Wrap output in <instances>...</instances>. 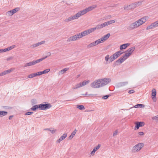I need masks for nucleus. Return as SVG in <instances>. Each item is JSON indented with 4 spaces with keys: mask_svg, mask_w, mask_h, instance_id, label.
I'll return each mask as SVG.
<instances>
[{
    "mask_svg": "<svg viewBox=\"0 0 158 158\" xmlns=\"http://www.w3.org/2000/svg\"><path fill=\"white\" fill-rule=\"evenodd\" d=\"M56 131V130L53 128H50L49 130V131H50L52 134H54Z\"/></svg>",
    "mask_w": 158,
    "mask_h": 158,
    "instance_id": "38",
    "label": "nucleus"
},
{
    "mask_svg": "<svg viewBox=\"0 0 158 158\" xmlns=\"http://www.w3.org/2000/svg\"><path fill=\"white\" fill-rule=\"evenodd\" d=\"M10 51L8 48H5L4 49H0V53L3 52H5L7 51Z\"/></svg>",
    "mask_w": 158,
    "mask_h": 158,
    "instance_id": "33",
    "label": "nucleus"
},
{
    "mask_svg": "<svg viewBox=\"0 0 158 158\" xmlns=\"http://www.w3.org/2000/svg\"><path fill=\"white\" fill-rule=\"evenodd\" d=\"M135 49V47H132L128 48L125 52H126L125 54V56H126V57H128L131 56L134 51Z\"/></svg>",
    "mask_w": 158,
    "mask_h": 158,
    "instance_id": "9",
    "label": "nucleus"
},
{
    "mask_svg": "<svg viewBox=\"0 0 158 158\" xmlns=\"http://www.w3.org/2000/svg\"><path fill=\"white\" fill-rule=\"evenodd\" d=\"M13 15V13L12 11L11 10H10L6 12V15L7 16H11Z\"/></svg>",
    "mask_w": 158,
    "mask_h": 158,
    "instance_id": "31",
    "label": "nucleus"
},
{
    "mask_svg": "<svg viewBox=\"0 0 158 158\" xmlns=\"http://www.w3.org/2000/svg\"><path fill=\"white\" fill-rule=\"evenodd\" d=\"M67 136V134L66 133L63 134V135L61 136L60 138L62 140L64 139Z\"/></svg>",
    "mask_w": 158,
    "mask_h": 158,
    "instance_id": "35",
    "label": "nucleus"
},
{
    "mask_svg": "<svg viewBox=\"0 0 158 158\" xmlns=\"http://www.w3.org/2000/svg\"><path fill=\"white\" fill-rule=\"evenodd\" d=\"M118 133V130H116L114 132L113 134V136H115L117 135Z\"/></svg>",
    "mask_w": 158,
    "mask_h": 158,
    "instance_id": "49",
    "label": "nucleus"
},
{
    "mask_svg": "<svg viewBox=\"0 0 158 158\" xmlns=\"http://www.w3.org/2000/svg\"><path fill=\"white\" fill-rule=\"evenodd\" d=\"M115 22L114 20H111L101 24H98L95 27L86 30L87 34V35L90 34L94 31L96 29L98 30L102 29L106 26L115 23Z\"/></svg>",
    "mask_w": 158,
    "mask_h": 158,
    "instance_id": "3",
    "label": "nucleus"
},
{
    "mask_svg": "<svg viewBox=\"0 0 158 158\" xmlns=\"http://www.w3.org/2000/svg\"><path fill=\"white\" fill-rule=\"evenodd\" d=\"M100 80L101 82V85L102 87L107 85L111 81V80L110 78L100 79Z\"/></svg>",
    "mask_w": 158,
    "mask_h": 158,
    "instance_id": "7",
    "label": "nucleus"
},
{
    "mask_svg": "<svg viewBox=\"0 0 158 158\" xmlns=\"http://www.w3.org/2000/svg\"><path fill=\"white\" fill-rule=\"evenodd\" d=\"M29 62L30 66H32V65H33V64H32L33 63H32V61H31V62Z\"/></svg>",
    "mask_w": 158,
    "mask_h": 158,
    "instance_id": "64",
    "label": "nucleus"
},
{
    "mask_svg": "<svg viewBox=\"0 0 158 158\" xmlns=\"http://www.w3.org/2000/svg\"><path fill=\"white\" fill-rule=\"evenodd\" d=\"M77 108L80 110H84L85 109L84 106L82 105H77Z\"/></svg>",
    "mask_w": 158,
    "mask_h": 158,
    "instance_id": "32",
    "label": "nucleus"
},
{
    "mask_svg": "<svg viewBox=\"0 0 158 158\" xmlns=\"http://www.w3.org/2000/svg\"><path fill=\"white\" fill-rule=\"evenodd\" d=\"M125 55L124 56H123L121 57L119 59L117 60L116 62L117 63H118L120 64H121L125 60H126L128 57H126Z\"/></svg>",
    "mask_w": 158,
    "mask_h": 158,
    "instance_id": "15",
    "label": "nucleus"
},
{
    "mask_svg": "<svg viewBox=\"0 0 158 158\" xmlns=\"http://www.w3.org/2000/svg\"><path fill=\"white\" fill-rule=\"evenodd\" d=\"M138 134L140 136H142L144 135V133L142 132H139Z\"/></svg>",
    "mask_w": 158,
    "mask_h": 158,
    "instance_id": "56",
    "label": "nucleus"
},
{
    "mask_svg": "<svg viewBox=\"0 0 158 158\" xmlns=\"http://www.w3.org/2000/svg\"><path fill=\"white\" fill-rule=\"evenodd\" d=\"M149 19L148 16H145L131 24L128 27L127 29L129 30H133L143 25Z\"/></svg>",
    "mask_w": 158,
    "mask_h": 158,
    "instance_id": "2",
    "label": "nucleus"
},
{
    "mask_svg": "<svg viewBox=\"0 0 158 158\" xmlns=\"http://www.w3.org/2000/svg\"><path fill=\"white\" fill-rule=\"evenodd\" d=\"M81 82L75 85L73 88V89H75L81 87Z\"/></svg>",
    "mask_w": 158,
    "mask_h": 158,
    "instance_id": "23",
    "label": "nucleus"
},
{
    "mask_svg": "<svg viewBox=\"0 0 158 158\" xmlns=\"http://www.w3.org/2000/svg\"><path fill=\"white\" fill-rule=\"evenodd\" d=\"M75 35H76L77 40H78V39L82 37L80 33L75 34Z\"/></svg>",
    "mask_w": 158,
    "mask_h": 158,
    "instance_id": "28",
    "label": "nucleus"
},
{
    "mask_svg": "<svg viewBox=\"0 0 158 158\" xmlns=\"http://www.w3.org/2000/svg\"><path fill=\"white\" fill-rule=\"evenodd\" d=\"M109 97V95H106L103 96L102 98L104 99H107Z\"/></svg>",
    "mask_w": 158,
    "mask_h": 158,
    "instance_id": "51",
    "label": "nucleus"
},
{
    "mask_svg": "<svg viewBox=\"0 0 158 158\" xmlns=\"http://www.w3.org/2000/svg\"><path fill=\"white\" fill-rule=\"evenodd\" d=\"M152 119L155 121L156 122H158V115H156V116H154L152 117Z\"/></svg>",
    "mask_w": 158,
    "mask_h": 158,
    "instance_id": "39",
    "label": "nucleus"
},
{
    "mask_svg": "<svg viewBox=\"0 0 158 158\" xmlns=\"http://www.w3.org/2000/svg\"><path fill=\"white\" fill-rule=\"evenodd\" d=\"M158 27V20L152 23L150 25L148 26L146 28L147 30L152 29Z\"/></svg>",
    "mask_w": 158,
    "mask_h": 158,
    "instance_id": "10",
    "label": "nucleus"
},
{
    "mask_svg": "<svg viewBox=\"0 0 158 158\" xmlns=\"http://www.w3.org/2000/svg\"><path fill=\"white\" fill-rule=\"evenodd\" d=\"M80 33L82 37L88 35L86 30L80 32Z\"/></svg>",
    "mask_w": 158,
    "mask_h": 158,
    "instance_id": "29",
    "label": "nucleus"
},
{
    "mask_svg": "<svg viewBox=\"0 0 158 158\" xmlns=\"http://www.w3.org/2000/svg\"><path fill=\"white\" fill-rule=\"evenodd\" d=\"M156 91L155 89H153L152 90V98L154 101L156 99Z\"/></svg>",
    "mask_w": 158,
    "mask_h": 158,
    "instance_id": "18",
    "label": "nucleus"
},
{
    "mask_svg": "<svg viewBox=\"0 0 158 158\" xmlns=\"http://www.w3.org/2000/svg\"><path fill=\"white\" fill-rule=\"evenodd\" d=\"M130 44L127 43L121 45L120 46V50L125 49L128 46H129Z\"/></svg>",
    "mask_w": 158,
    "mask_h": 158,
    "instance_id": "19",
    "label": "nucleus"
},
{
    "mask_svg": "<svg viewBox=\"0 0 158 158\" xmlns=\"http://www.w3.org/2000/svg\"><path fill=\"white\" fill-rule=\"evenodd\" d=\"M29 62L30 66H32V65H33V64H32L33 63H32V61H31V62Z\"/></svg>",
    "mask_w": 158,
    "mask_h": 158,
    "instance_id": "63",
    "label": "nucleus"
},
{
    "mask_svg": "<svg viewBox=\"0 0 158 158\" xmlns=\"http://www.w3.org/2000/svg\"><path fill=\"white\" fill-rule=\"evenodd\" d=\"M69 68H64L63 69L61 70L60 71H59V74H64L66 71L69 70Z\"/></svg>",
    "mask_w": 158,
    "mask_h": 158,
    "instance_id": "20",
    "label": "nucleus"
},
{
    "mask_svg": "<svg viewBox=\"0 0 158 158\" xmlns=\"http://www.w3.org/2000/svg\"><path fill=\"white\" fill-rule=\"evenodd\" d=\"M62 141V140L60 138L56 141V142L58 143H60V141Z\"/></svg>",
    "mask_w": 158,
    "mask_h": 158,
    "instance_id": "58",
    "label": "nucleus"
},
{
    "mask_svg": "<svg viewBox=\"0 0 158 158\" xmlns=\"http://www.w3.org/2000/svg\"><path fill=\"white\" fill-rule=\"evenodd\" d=\"M135 7L138 6L141 4V2H140L134 3Z\"/></svg>",
    "mask_w": 158,
    "mask_h": 158,
    "instance_id": "37",
    "label": "nucleus"
},
{
    "mask_svg": "<svg viewBox=\"0 0 158 158\" xmlns=\"http://www.w3.org/2000/svg\"><path fill=\"white\" fill-rule=\"evenodd\" d=\"M99 42L98 40H96L94 42H93L87 45V47L88 48H91L99 44Z\"/></svg>",
    "mask_w": 158,
    "mask_h": 158,
    "instance_id": "12",
    "label": "nucleus"
},
{
    "mask_svg": "<svg viewBox=\"0 0 158 158\" xmlns=\"http://www.w3.org/2000/svg\"><path fill=\"white\" fill-rule=\"evenodd\" d=\"M130 5L125 6L124 7V9L125 10H130Z\"/></svg>",
    "mask_w": 158,
    "mask_h": 158,
    "instance_id": "44",
    "label": "nucleus"
},
{
    "mask_svg": "<svg viewBox=\"0 0 158 158\" xmlns=\"http://www.w3.org/2000/svg\"><path fill=\"white\" fill-rule=\"evenodd\" d=\"M14 58V57L13 56H10L8 57L6 59V60L7 61H9L10 60H13Z\"/></svg>",
    "mask_w": 158,
    "mask_h": 158,
    "instance_id": "48",
    "label": "nucleus"
},
{
    "mask_svg": "<svg viewBox=\"0 0 158 158\" xmlns=\"http://www.w3.org/2000/svg\"><path fill=\"white\" fill-rule=\"evenodd\" d=\"M15 68H11L8 70H5L6 74L10 73L13 71L15 70Z\"/></svg>",
    "mask_w": 158,
    "mask_h": 158,
    "instance_id": "30",
    "label": "nucleus"
},
{
    "mask_svg": "<svg viewBox=\"0 0 158 158\" xmlns=\"http://www.w3.org/2000/svg\"><path fill=\"white\" fill-rule=\"evenodd\" d=\"M96 151L94 149H93L92 151L90 153V156H94V155L95 152Z\"/></svg>",
    "mask_w": 158,
    "mask_h": 158,
    "instance_id": "43",
    "label": "nucleus"
},
{
    "mask_svg": "<svg viewBox=\"0 0 158 158\" xmlns=\"http://www.w3.org/2000/svg\"><path fill=\"white\" fill-rule=\"evenodd\" d=\"M77 40L75 35H73L69 37L67 40L68 42H70L72 41H74Z\"/></svg>",
    "mask_w": 158,
    "mask_h": 158,
    "instance_id": "17",
    "label": "nucleus"
},
{
    "mask_svg": "<svg viewBox=\"0 0 158 158\" xmlns=\"http://www.w3.org/2000/svg\"><path fill=\"white\" fill-rule=\"evenodd\" d=\"M32 63H33L32 64H33V65H35V64H36V63H35V60H33V61H32Z\"/></svg>",
    "mask_w": 158,
    "mask_h": 158,
    "instance_id": "62",
    "label": "nucleus"
},
{
    "mask_svg": "<svg viewBox=\"0 0 158 158\" xmlns=\"http://www.w3.org/2000/svg\"><path fill=\"white\" fill-rule=\"evenodd\" d=\"M110 36V33H108L106 35H105L103 37H102L100 39L98 40L99 44L105 42L106 40H107Z\"/></svg>",
    "mask_w": 158,
    "mask_h": 158,
    "instance_id": "11",
    "label": "nucleus"
},
{
    "mask_svg": "<svg viewBox=\"0 0 158 158\" xmlns=\"http://www.w3.org/2000/svg\"><path fill=\"white\" fill-rule=\"evenodd\" d=\"M20 10V8L19 7H16L15 8V9L11 10V11H12L13 13V14H15V13H16L19 11Z\"/></svg>",
    "mask_w": 158,
    "mask_h": 158,
    "instance_id": "27",
    "label": "nucleus"
},
{
    "mask_svg": "<svg viewBox=\"0 0 158 158\" xmlns=\"http://www.w3.org/2000/svg\"><path fill=\"white\" fill-rule=\"evenodd\" d=\"M50 71V69H45L44 71V73H46L49 72Z\"/></svg>",
    "mask_w": 158,
    "mask_h": 158,
    "instance_id": "50",
    "label": "nucleus"
},
{
    "mask_svg": "<svg viewBox=\"0 0 158 158\" xmlns=\"http://www.w3.org/2000/svg\"><path fill=\"white\" fill-rule=\"evenodd\" d=\"M123 53V52H122L121 51H119L115 52L110 57V59L109 60L110 62H112L117 58L119 56Z\"/></svg>",
    "mask_w": 158,
    "mask_h": 158,
    "instance_id": "5",
    "label": "nucleus"
},
{
    "mask_svg": "<svg viewBox=\"0 0 158 158\" xmlns=\"http://www.w3.org/2000/svg\"><path fill=\"white\" fill-rule=\"evenodd\" d=\"M30 66V65L29 62L26 63L24 65V67H27V66Z\"/></svg>",
    "mask_w": 158,
    "mask_h": 158,
    "instance_id": "55",
    "label": "nucleus"
},
{
    "mask_svg": "<svg viewBox=\"0 0 158 158\" xmlns=\"http://www.w3.org/2000/svg\"><path fill=\"white\" fill-rule=\"evenodd\" d=\"M144 105L143 104H138L135 105L134 107L135 108L140 107V108H144Z\"/></svg>",
    "mask_w": 158,
    "mask_h": 158,
    "instance_id": "26",
    "label": "nucleus"
},
{
    "mask_svg": "<svg viewBox=\"0 0 158 158\" xmlns=\"http://www.w3.org/2000/svg\"><path fill=\"white\" fill-rule=\"evenodd\" d=\"M45 42V41L43 40L40 42H39L36 44H35L31 45L30 46V47L32 48H35L41 45L44 44Z\"/></svg>",
    "mask_w": 158,
    "mask_h": 158,
    "instance_id": "13",
    "label": "nucleus"
},
{
    "mask_svg": "<svg viewBox=\"0 0 158 158\" xmlns=\"http://www.w3.org/2000/svg\"><path fill=\"white\" fill-rule=\"evenodd\" d=\"M13 115H10L9 117V119L10 120L12 119V118L13 117Z\"/></svg>",
    "mask_w": 158,
    "mask_h": 158,
    "instance_id": "60",
    "label": "nucleus"
},
{
    "mask_svg": "<svg viewBox=\"0 0 158 158\" xmlns=\"http://www.w3.org/2000/svg\"><path fill=\"white\" fill-rule=\"evenodd\" d=\"M101 82H100L99 79L91 83L90 84V86L93 88H98L102 87V86L101 85Z\"/></svg>",
    "mask_w": 158,
    "mask_h": 158,
    "instance_id": "6",
    "label": "nucleus"
},
{
    "mask_svg": "<svg viewBox=\"0 0 158 158\" xmlns=\"http://www.w3.org/2000/svg\"><path fill=\"white\" fill-rule=\"evenodd\" d=\"M35 74L36 76L41 75L40 71L39 72L37 73H35Z\"/></svg>",
    "mask_w": 158,
    "mask_h": 158,
    "instance_id": "53",
    "label": "nucleus"
},
{
    "mask_svg": "<svg viewBox=\"0 0 158 158\" xmlns=\"http://www.w3.org/2000/svg\"><path fill=\"white\" fill-rule=\"evenodd\" d=\"M96 151L94 149H93L92 151L90 153V156H94V155L95 152Z\"/></svg>",
    "mask_w": 158,
    "mask_h": 158,
    "instance_id": "42",
    "label": "nucleus"
},
{
    "mask_svg": "<svg viewBox=\"0 0 158 158\" xmlns=\"http://www.w3.org/2000/svg\"><path fill=\"white\" fill-rule=\"evenodd\" d=\"M52 105L50 103L39 104V109L40 110H46L50 108Z\"/></svg>",
    "mask_w": 158,
    "mask_h": 158,
    "instance_id": "8",
    "label": "nucleus"
},
{
    "mask_svg": "<svg viewBox=\"0 0 158 158\" xmlns=\"http://www.w3.org/2000/svg\"><path fill=\"white\" fill-rule=\"evenodd\" d=\"M144 144L142 143H139L134 146L132 149L131 152L133 153H137L143 147Z\"/></svg>",
    "mask_w": 158,
    "mask_h": 158,
    "instance_id": "4",
    "label": "nucleus"
},
{
    "mask_svg": "<svg viewBox=\"0 0 158 158\" xmlns=\"http://www.w3.org/2000/svg\"><path fill=\"white\" fill-rule=\"evenodd\" d=\"M130 10L133 9L135 8L134 3L130 5Z\"/></svg>",
    "mask_w": 158,
    "mask_h": 158,
    "instance_id": "46",
    "label": "nucleus"
},
{
    "mask_svg": "<svg viewBox=\"0 0 158 158\" xmlns=\"http://www.w3.org/2000/svg\"><path fill=\"white\" fill-rule=\"evenodd\" d=\"M15 47V45H13L11 46L8 47V48L10 50H11V49H13Z\"/></svg>",
    "mask_w": 158,
    "mask_h": 158,
    "instance_id": "47",
    "label": "nucleus"
},
{
    "mask_svg": "<svg viewBox=\"0 0 158 158\" xmlns=\"http://www.w3.org/2000/svg\"><path fill=\"white\" fill-rule=\"evenodd\" d=\"M101 146V145L100 144H98L97 146L95 147L94 149L96 151H97L100 148V147Z\"/></svg>",
    "mask_w": 158,
    "mask_h": 158,
    "instance_id": "45",
    "label": "nucleus"
},
{
    "mask_svg": "<svg viewBox=\"0 0 158 158\" xmlns=\"http://www.w3.org/2000/svg\"><path fill=\"white\" fill-rule=\"evenodd\" d=\"M96 151L94 149H93L92 151L90 153V156H94V155L95 152Z\"/></svg>",
    "mask_w": 158,
    "mask_h": 158,
    "instance_id": "41",
    "label": "nucleus"
},
{
    "mask_svg": "<svg viewBox=\"0 0 158 158\" xmlns=\"http://www.w3.org/2000/svg\"><path fill=\"white\" fill-rule=\"evenodd\" d=\"M51 52H48V53H47V55H48V56H47V57L50 56L51 55Z\"/></svg>",
    "mask_w": 158,
    "mask_h": 158,
    "instance_id": "59",
    "label": "nucleus"
},
{
    "mask_svg": "<svg viewBox=\"0 0 158 158\" xmlns=\"http://www.w3.org/2000/svg\"><path fill=\"white\" fill-rule=\"evenodd\" d=\"M109 55H106L105 58V60L106 61V62H107L108 61H110L109 60L110 59V57L109 56Z\"/></svg>",
    "mask_w": 158,
    "mask_h": 158,
    "instance_id": "36",
    "label": "nucleus"
},
{
    "mask_svg": "<svg viewBox=\"0 0 158 158\" xmlns=\"http://www.w3.org/2000/svg\"><path fill=\"white\" fill-rule=\"evenodd\" d=\"M97 7L96 5H93L86 8L85 9L78 12L75 15H72L65 19L64 21L65 23H68L74 20L78 19L81 16L84 15L88 12L92 10Z\"/></svg>",
    "mask_w": 158,
    "mask_h": 158,
    "instance_id": "1",
    "label": "nucleus"
},
{
    "mask_svg": "<svg viewBox=\"0 0 158 158\" xmlns=\"http://www.w3.org/2000/svg\"><path fill=\"white\" fill-rule=\"evenodd\" d=\"M35 76H35V73H31L29 75L27 76V77L28 78H32Z\"/></svg>",
    "mask_w": 158,
    "mask_h": 158,
    "instance_id": "34",
    "label": "nucleus"
},
{
    "mask_svg": "<svg viewBox=\"0 0 158 158\" xmlns=\"http://www.w3.org/2000/svg\"><path fill=\"white\" fill-rule=\"evenodd\" d=\"M128 84V82L125 81L124 82H121L118 83L116 85V87L118 88L124 86Z\"/></svg>",
    "mask_w": 158,
    "mask_h": 158,
    "instance_id": "16",
    "label": "nucleus"
},
{
    "mask_svg": "<svg viewBox=\"0 0 158 158\" xmlns=\"http://www.w3.org/2000/svg\"><path fill=\"white\" fill-rule=\"evenodd\" d=\"M89 82V81L88 80L87 81H84L81 83V87L85 85L88 84Z\"/></svg>",
    "mask_w": 158,
    "mask_h": 158,
    "instance_id": "22",
    "label": "nucleus"
},
{
    "mask_svg": "<svg viewBox=\"0 0 158 158\" xmlns=\"http://www.w3.org/2000/svg\"><path fill=\"white\" fill-rule=\"evenodd\" d=\"M47 57V56H45V57H44V58H41V59H38V60H35L36 64H37V63H39L41 61H42V60H44L45 59H46Z\"/></svg>",
    "mask_w": 158,
    "mask_h": 158,
    "instance_id": "24",
    "label": "nucleus"
},
{
    "mask_svg": "<svg viewBox=\"0 0 158 158\" xmlns=\"http://www.w3.org/2000/svg\"><path fill=\"white\" fill-rule=\"evenodd\" d=\"M8 114V112L6 111H0V117H3L6 115Z\"/></svg>",
    "mask_w": 158,
    "mask_h": 158,
    "instance_id": "21",
    "label": "nucleus"
},
{
    "mask_svg": "<svg viewBox=\"0 0 158 158\" xmlns=\"http://www.w3.org/2000/svg\"><path fill=\"white\" fill-rule=\"evenodd\" d=\"M75 132H73L69 136V139H71L72 138L74 137L75 134Z\"/></svg>",
    "mask_w": 158,
    "mask_h": 158,
    "instance_id": "40",
    "label": "nucleus"
},
{
    "mask_svg": "<svg viewBox=\"0 0 158 158\" xmlns=\"http://www.w3.org/2000/svg\"><path fill=\"white\" fill-rule=\"evenodd\" d=\"M135 130L136 128L137 129H139L140 127L143 126L144 125V122H136L135 123Z\"/></svg>",
    "mask_w": 158,
    "mask_h": 158,
    "instance_id": "14",
    "label": "nucleus"
},
{
    "mask_svg": "<svg viewBox=\"0 0 158 158\" xmlns=\"http://www.w3.org/2000/svg\"><path fill=\"white\" fill-rule=\"evenodd\" d=\"M134 92V90L133 89L130 90L129 91L128 93L129 94H132Z\"/></svg>",
    "mask_w": 158,
    "mask_h": 158,
    "instance_id": "54",
    "label": "nucleus"
},
{
    "mask_svg": "<svg viewBox=\"0 0 158 158\" xmlns=\"http://www.w3.org/2000/svg\"><path fill=\"white\" fill-rule=\"evenodd\" d=\"M50 129V128H45V129H44V131H49Z\"/></svg>",
    "mask_w": 158,
    "mask_h": 158,
    "instance_id": "61",
    "label": "nucleus"
},
{
    "mask_svg": "<svg viewBox=\"0 0 158 158\" xmlns=\"http://www.w3.org/2000/svg\"><path fill=\"white\" fill-rule=\"evenodd\" d=\"M38 108H39V105H34V106H33L31 108V109L32 110L35 111L37 109H38Z\"/></svg>",
    "mask_w": 158,
    "mask_h": 158,
    "instance_id": "25",
    "label": "nucleus"
},
{
    "mask_svg": "<svg viewBox=\"0 0 158 158\" xmlns=\"http://www.w3.org/2000/svg\"><path fill=\"white\" fill-rule=\"evenodd\" d=\"M33 113V112H26L25 113V115H29L32 114Z\"/></svg>",
    "mask_w": 158,
    "mask_h": 158,
    "instance_id": "52",
    "label": "nucleus"
},
{
    "mask_svg": "<svg viewBox=\"0 0 158 158\" xmlns=\"http://www.w3.org/2000/svg\"><path fill=\"white\" fill-rule=\"evenodd\" d=\"M1 73H2V76L6 74V71H3V72H2Z\"/></svg>",
    "mask_w": 158,
    "mask_h": 158,
    "instance_id": "57",
    "label": "nucleus"
}]
</instances>
